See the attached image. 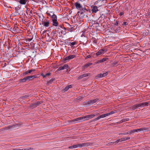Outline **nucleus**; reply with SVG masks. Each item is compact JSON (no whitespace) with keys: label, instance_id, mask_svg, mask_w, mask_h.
Masks as SVG:
<instances>
[{"label":"nucleus","instance_id":"f257e3e1","mask_svg":"<svg viewBox=\"0 0 150 150\" xmlns=\"http://www.w3.org/2000/svg\"><path fill=\"white\" fill-rule=\"evenodd\" d=\"M95 116V115L93 114L90 115L83 117H78L75 119L72 120V121L74 123L77 122H80L82 121L88 120L89 119H91Z\"/></svg>","mask_w":150,"mask_h":150},{"label":"nucleus","instance_id":"f03ea898","mask_svg":"<svg viewBox=\"0 0 150 150\" xmlns=\"http://www.w3.org/2000/svg\"><path fill=\"white\" fill-rule=\"evenodd\" d=\"M50 22V21L46 19L45 18H43L41 21L42 25L45 27H47L49 26Z\"/></svg>","mask_w":150,"mask_h":150},{"label":"nucleus","instance_id":"7ed1b4c3","mask_svg":"<svg viewBox=\"0 0 150 150\" xmlns=\"http://www.w3.org/2000/svg\"><path fill=\"white\" fill-rule=\"evenodd\" d=\"M148 104V103L147 102H144L139 104H136L133 106V108L135 109L138 107L147 106Z\"/></svg>","mask_w":150,"mask_h":150},{"label":"nucleus","instance_id":"20e7f679","mask_svg":"<svg viewBox=\"0 0 150 150\" xmlns=\"http://www.w3.org/2000/svg\"><path fill=\"white\" fill-rule=\"evenodd\" d=\"M82 11L81 12H78L77 14L81 18H83L84 17V13L87 11V10L85 8H82Z\"/></svg>","mask_w":150,"mask_h":150},{"label":"nucleus","instance_id":"39448f33","mask_svg":"<svg viewBox=\"0 0 150 150\" xmlns=\"http://www.w3.org/2000/svg\"><path fill=\"white\" fill-rule=\"evenodd\" d=\"M76 148H81L85 146H88V144L87 143H81L76 144Z\"/></svg>","mask_w":150,"mask_h":150},{"label":"nucleus","instance_id":"423d86ee","mask_svg":"<svg viewBox=\"0 0 150 150\" xmlns=\"http://www.w3.org/2000/svg\"><path fill=\"white\" fill-rule=\"evenodd\" d=\"M76 8L78 10H80L81 9L82 6L81 4L78 2H76L74 4Z\"/></svg>","mask_w":150,"mask_h":150},{"label":"nucleus","instance_id":"0eeeda50","mask_svg":"<svg viewBox=\"0 0 150 150\" xmlns=\"http://www.w3.org/2000/svg\"><path fill=\"white\" fill-rule=\"evenodd\" d=\"M75 57V55H69L66 57L64 59L65 60H69L71 59L74 58Z\"/></svg>","mask_w":150,"mask_h":150},{"label":"nucleus","instance_id":"6e6552de","mask_svg":"<svg viewBox=\"0 0 150 150\" xmlns=\"http://www.w3.org/2000/svg\"><path fill=\"white\" fill-rule=\"evenodd\" d=\"M68 66L67 64H65L63 66H61L58 69V70H63L64 69H67L68 68Z\"/></svg>","mask_w":150,"mask_h":150},{"label":"nucleus","instance_id":"1a4fd4ad","mask_svg":"<svg viewBox=\"0 0 150 150\" xmlns=\"http://www.w3.org/2000/svg\"><path fill=\"white\" fill-rule=\"evenodd\" d=\"M16 1L19 2L21 4L25 5L28 1V0H17Z\"/></svg>","mask_w":150,"mask_h":150},{"label":"nucleus","instance_id":"9d476101","mask_svg":"<svg viewBox=\"0 0 150 150\" xmlns=\"http://www.w3.org/2000/svg\"><path fill=\"white\" fill-rule=\"evenodd\" d=\"M108 116V115H107V114H103L102 115H100V116L98 117L97 118H96L95 119V120H97L99 119H100L101 118H103L105 117H106Z\"/></svg>","mask_w":150,"mask_h":150},{"label":"nucleus","instance_id":"9b49d317","mask_svg":"<svg viewBox=\"0 0 150 150\" xmlns=\"http://www.w3.org/2000/svg\"><path fill=\"white\" fill-rule=\"evenodd\" d=\"M104 50L102 49L100 50L98 52H97L96 55L97 56H98L101 54H103L104 53Z\"/></svg>","mask_w":150,"mask_h":150},{"label":"nucleus","instance_id":"f8f14e48","mask_svg":"<svg viewBox=\"0 0 150 150\" xmlns=\"http://www.w3.org/2000/svg\"><path fill=\"white\" fill-rule=\"evenodd\" d=\"M48 15L52 18V21L57 20V16L54 14L52 13V15H51L50 14H49Z\"/></svg>","mask_w":150,"mask_h":150},{"label":"nucleus","instance_id":"ddd939ff","mask_svg":"<svg viewBox=\"0 0 150 150\" xmlns=\"http://www.w3.org/2000/svg\"><path fill=\"white\" fill-rule=\"evenodd\" d=\"M91 10L93 12L96 13L98 10L97 7L96 6H93L92 7Z\"/></svg>","mask_w":150,"mask_h":150},{"label":"nucleus","instance_id":"4468645a","mask_svg":"<svg viewBox=\"0 0 150 150\" xmlns=\"http://www.w3.org/2000/svg\"><path fill=\"white\" fill-rule=\"evenodd\" d=\"M21 6H18L16 7L15 8V10L16 11V12L18 13V14H19L20 13H19V10L21 8Z\"/></svg>","mask_w":150,"mask_h":150},{"label":"nucleus","instance_id":"2eb2a0df","mask_svg":"<svg viewBox=\"0 0 150 150\" xmlns=\"http://www.w3.org/2000/svg\"><path fill=\"white\" fill-rule=\"evenodd\" d=\"M53 25L55 26H57L58 25V23L57 20H52Z\"/></svg>","mask_w":150,"mask_h":150},{"label":"nucleus","instance_id":"dca6fc26","mask_svg":"<svg viewBox=\"0 0 150 150\" xmlns=\"http://www.w3.org/2000/svg\"><path fill=\"white\" fill-rule=\"evenodd\" d=\"M88 76V74H84L79 76V77H78V79H80L81 78H83L87 76Z\"/></svg>","mask_w":150,"mask_h":150},{"label":"nucleus","instance_id":"f3484780","mask_svg":"<svg viewBox=\"0 0 150 150\" xmlns=\"http://www.w3.org/2000/svg\"><path fill=\"white\" fill-rule=\"evenodd\" d=\"M72 87V86L71 85H69L66 86L64 90V91L65 92L67 91L69 88Z\"/></svg>","mask_w":150,"mask_h":150},{"label":"nucleus","instance_id":"a211bd4d","mask_svg":"<svg viewBox=\"0 0 150 150\" xmlns=\"http://www.w3.org/2000/svg\"><path fill=\"white\" fill-rule=\"evenodd\" d=\"M13 30L15 33H17L18 31V28L16 26H15L13 29Z\"/></svg>","mask_w":150,"mask_h":150},{"label":"nucleus","instance_id":"6ab92c4d","mask_svg":"<svg viewBox=\"0 0 150 150\" xmlns=\"http://www.w3.org/2000/svg\"><path fill=\"white\" fill-rule=\"evenodd\" d=\"M97 100V99H94L90 100L89 102V103L90 104H92L95 103Z\"/></svg>","mask_w":150,"mask_h":150},{"label":"nucleus","instance_id":"aec40b11","mask_svg":"<svg viewBox=\"0 0 150 150\" xmlns=\"http://www.w3.org/2000/svg\"><path fill=\"white\" fill-rule=\"evenodd\" d=\"M35 71V69H32L29 70H28L25 72V74H27L28 73H30L32 71Z\"/></svg>","mask_w":150,"mask_h":150},{"label":"nucleus","instance_id":"412c9836","mask_svg":"<svg viewBox=\"0 0 150 150\" xmlns=\"http://www.w3.org/2000/svg\"><path fill=\"white\" fill-rule=\"evenodd\" d=\"M69 149H74L76 148V144H74L71 146H70L69 147Z\"/></svg>","mask_w":150,"mask_h":150},{"label":"nucleus","instance_id":"4be33fe9","mask_svg":"<svg viewBox=\"0 0 150 150\" xmlns=\"http://www.w3.org/2000/svg\"><path fill=\"white\" fill-rule=\"evenodd\" d=\"M50 74V73H47L46 74H45V75L43 74H41V75L44 78L46 76H49Z\"/></svg>","mask_w":150,"mask_h":150},{"label":"nucleus","instance_id":"5701e85b","mask_svg":"<svg viewBox=\"0 0 150 150\" xmlns=\"http://www.w3.org/2000/svg\"><path fill=\"white\" fill-rule=\"evenodd\" d=\"M92 64L91 63H88V64H85L84 66V67L85 68H87L88 67L91 65V64Z\"/></svg>","mask_w":150,"mask_h":150},{"label":"nucleus","instance_id":"b1692460","mask_svg":"<svg viewBox=\"0 0 150 150\" xmlns=\"http://www.w3.org/2000/svg\"><path fill=\"white\" fill-rule=\"evenodd\" d=\"M136 130H137V132H141L142 131H143L144 130H145V129H143V128H140V129H136Z\"/></svg>","mask_w":150,"mask_h":150},{"label":"nucleus","instance_id":"393cba45","mask_svg":"<svg viewBox=\"0 0 150 150\" xmlns=\"http://www.w3.org/2000/svg\"><path fill=\"white\" fill-rule=\"evenodd\" d=\"M108 58H103V59H101V62H103L105 61H107V60H108Z\"/></svg>","mask_w":150,"mask_h":150},{"label":"nucleus","instance_id":"a878e982","mask_svg":"<svg viewBox=\"0 0 150 150\" xmlns=\"http://www.w3.org/2000/svg\"><path fill=\"white\" fill-rule=\"evenodd\" d=\"M54 80V79H51L50 81H48L47 82V84L49 85L50 84H51Z\"/></svg>","mask_w":150,"mask_h":150},{"label":"nucleus","instance_id":"bb28decb","mask_svg":"<svg viewBox=\"0 0 150 150\" xmlns=\"http://www.w3.org/2000/svg\"><path fill=\"white\" fill-rule=\"evenodd\" d=\"M33 76H28L26 77V78L27 80L30 79H32V78H33Z\"/></svg>","mask_w":150,"mask_h":150},{"label":"nucleus","instance_id":"cd10ccee","mask_svg":"<svg viewBox=\"0 0 150 150\" xmlns=\"http://www.w3.org/2000/svg\"><path fill=\"white\" fill-rule=\"evenodd\" d=\"M27 79L26 77H25L23 79L21 80V82H25L27 81Z\"/></svg>","mask_w":150,"mask_h":150},{"label":"nucleus","instance_id":"c85d7f7f","mask_svg":"<svg viewBox=\"0 0 150 150\" xmlns=\"http://www.w3.org/2000/svg\"><path fill=\"white\" fill-rule=\"evenodd\" d=\"M129 134L128 132H126L124 133H120L119 134V135H127Z\"/></svg>","mask_w":150,"mask_h":150},{"label":"nucleus","instance_id":"c756f323","mask_svg":"<svg viewBox=\"0 0 150 150\" xmlns=\"http://www.w3.org/2000/svg\"><path fill=\"white\" fill-rule=\"evenodd\" d=\"M70 46L71 47H73L76 44V42H70Z\"/></svg>","mask_w":150,"mask_h":150},{"label":"nucleus","instance_id":"7c9ffc66","mask_svg":"<svg viewBox=\"0 0 150 150\" xmlns=\"http://www.w3.org/2000/svg\"><path fill=\"white\" fill-rule=\"evenodd\" d=\"M114 113H115V112L114 111H112L111 112H109V113H107V115H108H108H112L113 114H114Z\"/></svg>","mask_w":150,"mask_h":150},{"label":"nucleus","instance_id":"2f4dec72","mask_svg":"<svg viewBox=\"0 0 150 150\" xmlns=\"http://www.w3.org/2000/svg\"><path fill=\"white\" fill-rule=\"evenodd\" d=\"M122 138L123 141H125L129 139H130V137H125V138Z\"/></svg>","mask_w":150,"mask_h":150},{"label":"nucleus","instance_id":"473e14b6","mask_svg":"<svg viewBox=\"0 0 150 150\" xmlns=\"http://www.w3.org/2000/svg\"><path fill=\"white\" fill-rule=\"evenodd\" d=\"M97 77H98V78H101V77H103V76H102V74H98L97 75Z\"/></svg>","mask_w":150,"mask_h":150},{"label":"nucleus","instance_id":"72a5a7b5","mask_svg":"<svg viewBox=\"0 0 150 150\" xmlns=\"http://www.w3.org/2000/svg\"><path fill=\"white\" fill-rule=\"evenodd\" d=\"M102 74V76L103 77H104L106 76H107L108 74V72H105V73H104L103 74Z\"/></svg>","mask_w":150,"mask_h":150},{"label":"nucleus","instance_id":"f704fd0d","mask_svg":"<svg viewBox=\"0 0 150 150\" xmlns=\"http://www.w3.org/2000/svg\"><path fill=\"white\" fill-rule=\"evenodd\" d=\"M56 30H53L51 33V34L52 35H54L56 33Z\"/></svg>","mask_w":150,"mask_h":150},{"label":"nucleus","instance_id":"c9c22d12","mask_svg":"<svg viewBox=\"0 0 150 150\" xmlns=\"http://www.w3.org/2000/svg\"><path fill=\"white\" fill-rule=\"evenodd\" d=\"M123 121H128L129 120V118H126V119H124L122 120Z\"/></svg>","mask_w":150,"mask_h":150},{"label":"nucleus","instance_id":"e433bc0d","mask_svg":"<svg viewBox=\"0 0 150 150\" xmlns=\"http://www.w3.org/2000/svg\"><path fill=\"white\" fill-rule=\"evenodd\" d=\"M119 21H117L114 23V25H117L118 24Z\"/></svg>","mask_w":150,"mask_h":150},{"label":"nucleus","instance_id":"4c0bfd02","mask_svg":"<svg viewBox=\"0 0 150 150\" xmlns=\"http://www.w3.org/2000/svg\"><path fill=\"white\" fill-rule=\"evenodd\" d=\"M101 62H101V59L97 61L96 62V63H100Z\"/></svg>","mask_w":150,"mask_h":150},{"label":"nucleus","instance_id":"58836bf2","mask_svg":"<svg viewBox=\"0 0 150 150\" xmlns=\"http://www.w3.org/2000/svg\"><path fill=\"white\" fill-rule=\"evenodd\" d=\"M58 27V29H60V30H61V29L63 28L62 26L61 25L59 26Z\"/></svg>","mask_w":150,"mask_h":150},{"label":"nucleus","instance_id":"ea45409f","mask_svg":"<svg viewBox=\"0 0 150 150\" xmlns=\"http://www.w3.org/2000/svg\"><path fill=\"white\" fill-rule=\"evenodd\" d=\"M102 2V1H101V0H98V1H97L95 3L96 4H97L98 2Z\"/></svg>","mask_w":150,"mask_h":150},{"label":"nucleus","instance_id":"a19ab883","mask_svg":"<svg viewBox=\"0 0 150 150\" xmlns=\"http://www.w3.org/2000/svg\"><path fill=\"white\" fill-rule=\"evenodd\" d=\"M129 134H131L132 133H133V130H130L129 131Z\"/></svg>","mask_w":150,"mask_h":150},{"label":"nucleus","instance_id":"79ce46f5","mask_svg":"<svg viewBox=\"0 0 150 150\" xmlns=\"http://www.w3.org/2000/svg\"><path fill=\"white\" fill-rule=\"evenodd\" d=\"M124 13L123 12H120V15L121 16Z\"/></svg>","mask_w":150,"mask_h":150},{"label":"nucleus","instance_id":"37998d69","mask_svg":"<svg viewBox=\"0 0 150 150\" xmlns=\"http://www.w3.org/2000/svg\"><path fill=\"white\" fill-rule=\"evenodd\" d=\"M123 25H126L127 24V23L126 22H123V23L122 24Z\"/></svg>","mask_w":150,"mask_h":150},{"label":"nucleus","instance_id":"c03bdc74","mask_svg":"<svg viewBox=\"0 0 150 150\" xmlns=\"http://www.w3.org/2000/svg\"><path fill=\"white\" fill-rule=\"evenodd\" d=\"M118 141H119V142H122L123 141V140L122 139V138L120 139H119Z\"/></svg>","mask_w":150,"mask_h":150},{"label":"nucleus","instance_id":"a18cd8bd","mask_svg":"<svg viewBox=\"0 0 150 150\" xmlns=\"http://www.w3.org/2000/svg\"><path fill=\"white\" fill-rule=\"evenodd\" d=\"M90 57H91V56L90 55H88L86 57V58H89Z\"/></svg>","mask_w":150,"mask_h":150},{"label":"nucleus","instance_id":"49530a36","mask_svg":"<svg viewBox=\"0 0 150 150\" xmlns=\"http://www.w3.org/2000/svg\"><path fill=\"white\" fill-rule=\"evenodd\" d=\"M132 130H133V133H134L135 132H137V130H136V129H134Z\"/></svg>","mask_w":150,"mask_h":150},{"label":"nucleus","instance_id":"de8ad7c7","mask_svg":"<svg viewBox=\"0 0 150 150\" xmlns=\"http://www.w3.org/2000/svg\"><path fill=\"white\" fill-rule=\"evenodd\" d=\"M86 31V29H84L83 30V31L82 32L84 33V32H85Z\"/></svg>","mask_w":150,"mask_h":150},{"label":"nucleus","instance_id":"09e8293b","mask_svg":"<svg viewBox=\"0 0 150 150\" xmlns=\"http://www.w3.org/2000/svg\"><path fill=\"white\" fill-rule=\"evenodd\" d=\"M118 140H119V139L117 140L115 142H116L117 143H118L119 142V141H118Z\"/></svg>","mask_w":150,"mask_h":150},{"label":"nucleus","instance_id":"8fccbe9b","mask_svg":"<svg viewBox=\"0 0 150 150\" xmlns=\"http://www.w3.org/2000/svg\"><path fill=\"white\" fill-rule=\"evenodd\" d=\"M84 36V35L83 34V33L82 34V35H81V36Z\"/></svg>","mask_w":150,"mask_h":150},{"label":"nucleus","instance_id":"3c124183","mask_svg":"<svg viewBox=\"0 0 150 150\" xmlns=\"http://www.w3.org/2000/svg\"><path fill=\"white\" fill-rule=\"evenodd\" d=\"M99 6H101L102 5H98Z\"/></svg>","mask_w":150,"mask_h":150},{"label":"nucleus","instance_id":"603ef678","mask_svg":"<svg viewBox=\"0 0 150 150\" xmlns=\"http://www.w3.org/2000/svg\"><path fill=\"white\" fill-rule=\"evenodd\" d=\"M27 97H23V98H26Z\"/></svg>","mask_w":150,"mask_h":150},{"label":"nucleus","instance_id":"864d4df0","mask_svg":"<svg viewBox=\"0 0 150 150\" xmlns=\"http://www.w3.org/2000/svg\"><path fill=\"white\" fill-rule=\"evenodd\" d=\"M94 42H95V43H96V42L94 40Z\"/></svg>","mask_w":150,"mask_h":150},{"label":"nucleus","instance_id":"5fc2aeb1","mask_svg":"<svg viewBox=\"0 0 150 150\" xmlns=\"http://www.w3.org/2000/svg\"><path fill=\"white\" fill-rule=\"evenodd\" d=\"M149 14H150V12L149 13Z\"/></svg>","mask_w":150,"mask_h":150}]
</instances>
